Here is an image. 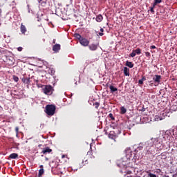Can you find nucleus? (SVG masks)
Wrapping results in <instances>:
<instances>
[{"instance_id": "f704fd0d", "label": "nucleus", "mask_w": 177, "mask_h": 177, "mask_svg": "<svg viewBox=\"0 0 177 177\" xmlns=\"http://www.w3.org/2000/svg\"><path fill=\"white\" fill-rule=\"evenodd\" d=\"M150 12H151V13H154V6H153V7H151V8H150Z\"/></svg>"}, {"instance_id": "5701e85b", "label": "nucleus", "mask_w": 177, "mask_h": 177, "mask_svg": "<svg viewBox=\"0 0 177 177\" xmlns=\"http://www.w3.org/2000/svg\"><path fill=\"white\" fill-rule=\"evenodd\" d=\"M121 114H125L127 113V109L124 106L120 108Z\"/></svg>"}, {"instance_id": "5fc2aeb1", "label": "nucleus", "mask_w": 177, "mask_h": 177, "mask_svg": "<svg viewBox=\"0 0 177 177\" xmlns=\"http://www.w3.org/2000/svg\"><path fill=\"white\" fill-rule=\"evenodd\" d=\"M55 42H56V40L54 39V40H53V44H55Z\"/></svg>"}, {"instance_id": "f8f14e48", "label": "nucleus", "mask_w": 177, "mask_h": 177, "mask_svg": "<svg viewBox=\"0 0 177 177\" xmlns=\"http://www.w3.org/2000/svg\"><path fill=\"white\" fill-rule=\"evenodd\" d=\"M57 167H59V163H56V162L53 161L51 163L52 171L55 170V168H57Z\"/></svg>"}, {"instance_id": "72a5a7b5", "label": "nucleus", "mask_w": 177, "mask_h": 177, "mask_svg": "<svg viewBox=\"0 0 177 177\" xmlns=\"http://www.w3.org/2000/svg\"><path fill=\"white\" fill-rule=\"evenodd\" d=\"M149 177H157V176L156 174H151V173L149 174Z\"/></svg>"}, {"instance_id": "c9c22d12", "label": "nucleus", "mask_w": 177, "mask_h": 177, "mask_svg": "<svg viewBox=\"0 0 177 177\" xmlns=\"http://www.w3.org/2000/svg\"><path fill=\"white\" fill-rule=\"evenodd\" d=\"M145 55H146L147 57H150L151 54L149 52H145Z\"/></svg>"}, {"instance_id": "20e7f679", "label": "nucleus", "mask_w": 177, "mask_h": 177, "mask_svg": "<svg viewBox=\"0 0 177 177\" xmlns=\"http://www.w3.org/2000/svg\"><path fill=\"white\" fill-rule=\"evenodd\" d=\"M171 113L170 112H162L160 115H156L154 117L155 121H161L165 120L166 117H170Z\"/></svg>"}, {"instance_id": "4be33fe9", "label": "nucleus", "mask_w": 177, "mask_h": 177, "mask_svg": "<svg viewBox=\"0 0 177 177\" xmlns=\"http://www.w3.org/2000/svg\"><path fill=\"white\" fill-rule=\"evenodd\" d=\"M44 172H45V171L44 170V169H40L39 170L38 176H39V177L42 176V175H44Z\"/></svg>"}, {"instance_id": "a211bd4d", "label": "nucleus", "mask_w": 177, "mask_h": 177, "mask_svg": "<svg viewBox=\"0 0 177 177\" xmlns=\"http://www.w3.org/2000/svg\"><path fill=\"white\" fill-rule=\"evenodd\" d=\"M26 31H27V29L26 28V26L23 24L21 25V32L22 34H25Z\"/></svg>"}, {"instance_id": "9b49d317", "label": "nucleus", "mask_w": 177, "mask_h": 177, "mask_svg": "<svg viewBox=\"0 0 177 177\" xmlns=\"http://www.w3.org/2000/svg\"><path fill=\"white\" fill-rule=\"evenodd\" d=\"M53 50L55 52V53H57V52L60 50V44H55L53 46Z\"/></svg>"}, {"instance_id": "6e6d98bb", "label": "nucleus", "mask_w": 177, "mask_h": 177, "mask_svg": "<svg viewBox=\"0 0 177 177\" xmlns=\"http://www.w3.org/2000/svg\"><path fill=\"white\" fill-rule=\"evenodd\" d=\"M75 85H77V82H75Z\"/></svg>"}, {"instance_id": "0eeeda50", "label": "nucleus", "mask_w": 177, "mask_h": 177, "mask_svg": "<svg viewBox=\"0 0 177 177\" xmlns=\"http://www.w3.org/2000/svg\"><path fill=\"white\" fill-rule=\"evenodd\" d=\"M88 46L90 50L95 51L97 50V48H99V43L88 44Z\"/></svg>"}, {"instance_id": "2f4dec72", "label": "nucleus", "mask_w": 177, "mask_h": 177, "mask_svg": "<svg viewBox=\"0 0 177 177\" xmlns=\"http://www.w3.org/2000/svg\"><path fill=\"white\" fill-rule=\"evenodd\" d=\"M109 116L111 118V120H115L114 116L113 115V113H109Z\"/></svg>"}, {"instance_id": "58836bf2", "label": "nucleus", "mask_w": 177, "mask_h": 177, "mask_svg": "<svg viewBox=\"0 0 177 177\" xmlns=\"http://www.w3.org/2000/svg\"><path fill=\"white\" fill-rule=\"evenodd\" d=\"M17 50H18L19 52H21V50H23V47H18V48H17Z\"/></svg>"}, {"instance_id": "c03bdc74", "label": "nucleus", "mask_w": 177, "mask_h": 177, "mask_svg": "<svg viewBox=\"0 0 177 177\" xmlns=\"http://www.w3.org/2000/svg\"><path fill=\"white\" fill-rule=\"evenodd\" d=\"M156 172H157L158 174H160V172H161V169H158L157 171H156Z\"/></svg>"}, {"instance_id": "09e8293b", "label": "nucleus", "mask_w": 177, "mask_h": 177, "mask_svg": "<svg viewBox=\"0 0 177 177\" xmlns=\"http://www.w3.org/2000/svg\"><path fill=\"white\" fill-rule=\"evenodd\" d=\"M28 13H30V6L28 5Z\"/></svg>"}, {"instance_id": "7ed1b4c3", "label": "nucleus", "mask_w": 177, "mask_h": 177, "mask_svg": "<svg viewBox=\"0 0 177 177\" xmlns=\"http://www.w3.org/2000/svg\"><path fill=\"white\" fill-rule=\"evenodd\" d=\"M45 113L47 115H55V113H56V106L53 104H48L46 106Z\"/></svg>"}, {"instance_id": "1a4fd4ad", "label": "nucleus", "mask_w": 177, "mask_h": 177, "mask_svg": "<svg viewBox=\"0 0 177 177\" xmlns=\"http://www.w3.org/2000/svg\"><path fill=\"white\" fill-rule=\"evenodd\" d=\"M21 81L26 85H31V79L30 77H24L21 79Z\"/></svg>"}, {"instance_id": "412c9836", "label": "nucleus", "mask_w": 177, "mask_h": 177, "mask_svg": "<svg viewBox=\"0 0 177 177\" xmlns=\"http://www.w3.org/2000/svg\"><path fill=\"white\" fill-rule=\"evenodd\" d=\"M74 37H75V38H77V39H78L79 40V41H81V39H82V36H81V35H80V34H78V33H75V35H74Z\"/></svg>"}, {"instance_id": "c756f323", "label": "nucleus", "mask_w": 177, "mask_h": 177, "mask_svg": "<svg viewBox=\"0 0 177 177\" xmlns=\"http://www.w3.org/2000/svg\"><path fill=\"white\" fill-rule=\"evenodd\" d=\"M93 106H95V109H99V106H100V104L99 102H95L93 104Z\"/></svg>"}, {"instance_id": "f257e3e1", "label": "nucleus", "mask_w": 177, "mask_h": 177, "mask_svg": "<svg viewBox=\"0 0 177 177\" xmlns=\"http://www.w3.org/2000/svg\"><path fill=\"white\" fill-rule=\"evenodd\" d=\"M165 143H167V141L162 138V136H159L158 138H152L149 140L145 142V146H146V155H150L156 156L157 153V149L159 150H162V149H165L167 146H165Z\"/></svg>"}, {"instance_id": "393cba45", "label": "nucleus", "mask_w": 177, "mask_h": 177, "mask_svg": "<svg viewBox=\"0 0 177 177\" xmlns=\"http://www.w3.org/2000/svg\"><path fill=\"white\" fill-rule=\"evenodd\" d=\"M134 52H136V55H140L142 53V50L139 48L134 50Z\"/></svg>"}, {"instance_id": "9d476101", "label": "nucleus", "mask_w": 177, "mask_h": 177, "mask_svg": "<svg viewBox=\"0 0 177 177\" xmlns=\"http://www.w3.org/2000/svg\"><path fill=\"white\" fill-rule=\"evenodd\" d=\"M41 153L43 154H50V153H52V149L49 148V147H46L43 149Z\"/></svg>"}, {"instance_id": "473e14b6", "label": "nucleus", "mask_w": 177, "mask_h": 177, "mask_svg": "<svg viewBox=\"0 0 177 177\" xmlns=\"http://www.w3.org/2000/svg\"><path fill=\"white\" fill-rule=\"evenodd\" d=\"M122 159L123 160V161H127V160H129V158H128L127 156H124L123 158H122Z\"/></svg>"}, {"instance_id": "423d86ee", "label": "nucleus", "mask_w": 177, "mask_h": 177, "mask_svg": "<svg viewBox=\"0 0 177 177\" xmlns=\"http://www.w3.org/2000/svg\"><path fill=\"white\" fill-rule=\"evenodd\" d=\"M80 44L82 45V46H89V40H88L86 38H82L79 41Z\"/></svg>"}, {"instance_id": "4c0bfd02", "label": "nucleus", "mask_w": 177, "mask_h": 177, "mask_svg": "<svg viewBox=\"0 0 177 177\" xmlns=\"http://www.w3.org/2000/svg\"><path fill=\"white\" fill-rule=\"evenodd\" d=\"M97 35H100V37H103V35H104V34L102 32H98V34H97Z\"/></svg>"}, {"instance_id": "cd10ccee", "label": "nucleus", "mask_w": 177, "mask_h": 177, "mask_svg": "<svg viewBox=\"0 0 177 177\" xmlns=\"http://www.w3.org/2000/svg\"><path fill=\"white\" fill-rule=\"evenodd\" d=\"M130 57H135L136 56V53L135 50H133V52L129 55Z\"/></svg>"}, {"instance_id": "864d4df0", "label": "nucleus", "mask_w": 177, "mask_h": 177, "mask_svg": "<svg viewBox=\"0 0 177 177\" xmlns=\"http://www.w3.org/2000/svg\"><path fill=\"white\" fill-rule=\"evenodd\" d=\"M88 161V160H85V164H88V162H86Z\"/></svg>"}, {"instance_id": "de8ad7c7", "label": "nucleus", "mask_w": 177, "mask_h": 177, "mask_svg": "<svg viewBox=\"0 0 177 177\" xmlns=\"http://www.w3.org/2000/svg\"><path fill=\"white\" fill-rule=\"evenodd\" d=\"M100 31H101V32H103L104 31V30L102 28H101Z\"/></svg>"}, {"instance_id": "3c124183", "label": "nucleus", "mask_w": 177, "mask_h": 177, "mask_svg": "<svg viewBox=\"0 0 177 177\" xmlns=\"http://www.w3.org/2000/svg\"><path fill=\"white\" fill-rule=\"evenodd\" d=\"M89 154H91V152L90 151L87 152V156H89Z\"/></svg>"}, {"instance_id": "b1692460", "label": "nucleus", "mask_w": 177, "mask_h": 177, "mask_svg": "<svg viewBox=\"0 0 177 177\" xmlns=\"http://www.w3.org/2000/svg\"><path fill=\"white\" fill-rule=\"evenodd\" d=\"M162 2V0H154L153 1V7L156 6L157 4L161 3Z\"/></svg>"}, {"instance_id": "39448f33", "label": "nucleus", "mask_w": 177, "mask_h": 177, "mask_svg": "<svg viewBox=\"0 0 177 177\" xmlns=\"http://www.w3.org/2000/svg\"><path fill=\"white\" fill-rule=\"evenodd\" d=\"M43 92L45 95H52L53 93V87L50 85H46L43 88Z\"/></svg>"}, {"instance_id": "a18cd8bd", "label": "nucleus", "mask_w": 177, "mask_h": 177, "mask_svg": "<svg viewBox=\"0 0 177 177\" xmlns=\"http://www.w3.org/2000/svg\"><path fill=\"white\" fill-rule=\"evenodd\" d=\"M39 168H40V169H44V165H40V166H39Z\"/></svg>"}, {"instance_id": "603ef678", "label": "nucleus", "mask_w": 177, "mask_h": 177, "mask_svg": "<svg viewBox=\"0 0 177 177\" xmlns=\"http://www.w3.org/2000/svg\"><path fill=\"white\" fill-rule=\"evenodd\" d=\"M45 160H46V161H48V160H49V159H48V158H45Z\"/></svg>"}, {"instance_id": "8fccbe9b", "label": "nucleus", "mask_w": 177, "mask_h": 177, "mask_svg": "<svg viewBox=\"0 0 177 177\" xmlns=\"http://www.w3.org/2000/svg\"><path fill=\"white\" fill-rule=\"evenodd\" d=\"M38 2H39V3H41V2H42V0H37Z\"/></svg>"}, {"instance_id": "37998d69", "label": "nucleus", "mask_w": 177, "mask_h": 177, "mask_svg": "<svg viewBox=\"0 0 177 177\" xmlns=\"http://www.w3.org/2000/svg\"><path fill=\"white\" fill-rule=\"evenodd\" d=\"M150 48L151 49H156V46H151Z\"/></svg>"}, {"instance_id": "6e6552de", "label": "nucleus", "mask_w": 177, "mask_h": 177, "mask_svg": "<svg viewBox=\"0 0 177 177\" xmlns=\"http://www.w3.org/2000/svg\"><path fill=\"white\" fill-rule=\"evenodd\" d=\"M153 80L154 81L155 84H160V82H161V75H155L153 77Z\"/></svg>"}, {"instance_id": "f3484780", "label": "nucleus", "mask_w": 177, "mask_h": 177, "mask_svg": "<svg viewBox=\"0 0 177 177\" xmlns=\"http://www.w3.org/2000/svg\"><path fill=\"white\" fill-rule=\"evenodd\" d=\"M126 66L127 67H129V68H133V63H132V62L127 61Z\"/></svg>"}, {"instance_id": "6ab92c4d", "label": "nucleus", "mask_w": 177, "mask_h": 177, "mask_svg": "<svg viewBox=\"0 0 177 177\" xmlns=\"http://www.w3.org/2000/svg\"><path fill=\"white\" fill-rule=\"evenodd\" d=\"M48 74H50L51 75H55V69L53 68H50L48 70Z\"/></svg>"}, {"instance_id": "a878e982", "label": "nucleus", "mask_w": 177, "mask_h": 177, "mask_svg": "<svg viewBox=\"0 0 177 177\" xmlns=\"http://www.w3.org/2000/svg\"><path fill=\"white\" fill-rule=\"evenodd\" d=\"M170 110L171 111H176L177 110V105H173L170 107Z\"/></svg>"}, {"instance_id": "aec40b11", "label": "nucleus", "mask_w": 177, "mask_h": 177, "mask_svg": "<svg viewBox=\"0 0 177 177\" xmlns=\"http://www.w3.org/2000/svg\"><path fill=\"white\" fill-rule=\"evenodd\" d=\"M19 158H20V156H10L8 157V160H17Z\"/></svg>"}, {"instance_id": "7c9ffc66", "label": "nucleus", "mask_w": 177, "mask_h": 177, "mask_svg": "<svg viewBox=\"0 0 177 177\" xmlns=\"http://www.w3.org/2000/svg\"><path fill=\"white\" fill-rule=\"evenodd\" d=\"M114 132H115V133H117L118 135H120V133H121V130L120 129H118V131L115 130Z\"/></svg>"}, {"instance_id": "2eb2a0df", "label": "nucleus", "mask_w": 177, "mask_h": 177, "mask_svg": "<svg viewBox=\"0 0 177 177\" xmlns=\"http://www.w3.org/2000/svg\"><path fill=\"white\" fill-rule=\"evenodd\" d=\"M102 20H103V16L102 15H98L96 17V21H97V23H100Z\"/></svg>"}, {"instance_id": "e433bc0d", "label": "nucleus", "mask_w": 177, "mask_h": 177, "mask_svg": "<svg viewBox=\"0 0 177 177\" xmlns=\"http://www.w3.org/2000/svg\"><path fill=\"white\" fill-rule=\"evenodd\" d=\"M39 3H41L42 6H45V5H46V1H41Z\"/></svg>"}, {"instance_id": "4468645a", "label": "nucleus", "mask_w": 177, "mask_h": 177, "mask_svg": "<svg viewBox=\"0 0 177 177\" xmlns=\"http://www.w3.org/2000/svg\"><path fill=\"white\" fill-rule=\"evenodd\" d=\"M109 89L111 91V93H114V92H117V91H118V88L114 87L113 85L109 86Z\"/></svg>"}, {"instance_id": "f03ea898", "label": "nucleus", "mask_w": 177, "mask_h": 177, "mask_svg": "<svg viewBox=\"0 0 177 177\" xmlns=\"http://www.w3.org/2000/svg\"><path fill=\"white\" fill-rule=\"evenodd\" d=\"M133 149L131 147H127L124 149V154L127 156H142L143 155V149H145V154H146V142L145 144L140 143L139 145H134Z\"/></svg>"}, {"instance_id": "ea45409f", "label": "nucleus", "mask_w": 177, "mask_h": 177, "mask_svg": "<svg viewBox=\"0 0 177 177\" xmlns=\"http://www.w3.org/2000/svg\"><path fill=\"white\" fill-rule=\"evenodd\" d=\"M138 84L140 85H143V82H142V79L138 81Z\"/></svg>"}, {"instance_id": "79ce46f5", "label": "nucleus", "mask_w": 177, "mask_h": 177, "mask_svg": "<svg viewBox=\"0 0 177 177\" xmlns=\"http://www.w3.org/2000/svg\"><path fill=\"white\" fill-rule=\"evenodd\" d=\"M15 131L17 133H19V127H16Z\"/></svg>"}, {"instance_id": "ddd939ff", "label": "nucleus", "mask_w": 177, "mask_h": 177, "mask_svg": "<svg viewBox=\"0 0 177 177\" xmlns=\"http://www.w3.org/2000/svg\"><path fill=\"white\" fill-rule=\"evenodd\" d=\"M123 71H124V75L126 77H129V68H128L127 67H124Z\"/></svg>"}, {"instance_id": "4d7b16f0", "label": "nucleus", "mask_w": 177, "mask_h": 177, "mask_svg": "<svg viewBox=\"0 0 177 177\" xmlns=\"http://www.w3.org/2000/svg\"><path fill=\"white\" fill-rule=\"evenodd\" d=\"M136 158V156H134V157H133V158Z\"/></svg>"}, {"instance_id": "dca6fc26", "label": "nucleus", "mask_w": 177, "mask_h": 177, "mask_svg": "<svg viewBox=\"0 0 177 177\" xmlns=\"http://www.w3.org/2000/svg\"><path fill=\"white\" fill-rule=\"evenodd\" d=\"M61 160L62 162H67L68 161V157L67 156H62Z\"/></svg>"}, {"instance_id": "49530a36", "label": "nucleus", "mask_w": 177, "mask_h": 177, "mask_svg": "<svg viewBox=\"0 0 177 177\" xmlns=\"http://www.w3.org/2000/svg\"><path fill=\"white\" fill-rule=\"evenodd\" d=\"M10 156H17V153H11Z\"/></svg>"}, {"instance_id": "bb28decb", "label": "nucleus", "mask_w": 177, "mask_h": 177, "mask_svg": "<svg viewBox=\"0 0 177 177\" xmlns=\"http://www.w3.org/2000/svg\"><path fill=\"white\" fill-rule=\"evenodd\" d=\"M12 78H13V80H14V81H15V82H19V77H17V76H16V75H13V76H12Z\"/></svg>"}, {"instance_id": "c85d7f7f", "label": "nucleus", "mask_w": 177, "mask_h": 177, "mask_svg": "<svg viewBox=\"0 0 177 177\" xmlns=\"http://www.w3.org/2000/svg\"><path fill=\"white\" fill-rule=\"evenodd\" d=\"M35 82H36V85L39 88H42V84L38 83V80H35Z\"/></svg>"}, {"instance_id": "a19ab883", "label": "nucleus", "mask_w": 177, "mask_h": 177, "mask_svg": "<svg viewBox=\"0 0 177 177\" xmlns=\"http://www.w3.org/2000/svg\"><path fill=\"white\" fill-rule=\"evenodd\" d=\"M141 80H142V82L143 81H146V77L145 76H142Z\"/></svg>"}, {"instance_id": "13d9d810", "label": "nucleus", "mask_w": 177, "mask_h": 177, "mask_svg": "<svg viewBox=\"0 0 177 177\" xmlns=\"http://www.w3.org/2000/svg\"><path fill=\"white\" fill-rule=\"evenodd\" d=\"M118 167H120V165H118Z\"/></svg>"}]
</instances>
